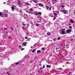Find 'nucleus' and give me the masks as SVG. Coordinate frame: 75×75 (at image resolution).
Wrapping results in <instances>:
<instances>
[{
  "label": "nucleus",
  "mask_w": 75,
  "mask_h": 75,
  "mask_svg": "<svg viewBox=\"0 0 75 75\" xmlns=\"http://www.w3.org/2000/svg\"><path fill=\"white\" fill-rule=\"evenodd\" d=\"M0 16H1V17H3V16H4L5 17H7L8 15H6V14L5 13H2L1 12H0Z\"/></svg>",
  "instance_id": "f257e3e1"
},
{
  "label": "nucleus",
  "mask_w": 75,
  "mask_h": 75,
  "mask_svg": "<svg viewBox=\"0 0 75 75\" xmlns=\"http://www.w3.org/2000/svg\"><path fill=\"white\" fill-rule=\"evenodd\" d=\"M62 13H64V14H68V12H67V11H65V10H63L62 11Z\"/></svg>",
  "instance_id": "f03ea898"
},
{
  "label": "nucleus",
  "mask_w": 75,
  "mask_h": 75,
  "mask_svg": "<svg viewBox=\"0 0 75 75\" xmlns=\"http://www.w3.org/2000/svg\"><path fill=\"white\" fill-rule=\"evenodd\" d=\"M66 31L67 33H69V32H71V30L70 29H68L67 30H66Z\"/></svg>",
  "instance_id": "7ed1b4c3"
},
{
  "label": "nucleus",
  "mask_w": 75,
  "mask_h": 75,
  "mask_svg": "<svg viewBox=\"0 0 75 75\" xmlns=\"http://www.w3.org/2000/svg\"><path fill=\"white\" fill-rule=\"evenodd\" d=\"M27 44V42H24L23 43V46H26V45Z\"/></svg>",
  "instance_id": "20e7f679"
},
{
  "label": "nucleus",
  "mask_w": 75,
  "mask_h": 75,
  "mask_svg": "<svg viewBox=\"0 0 75 75\" xmlns=\"http://www.w3.org/2000/svg\"><path fill=\"white\" fill-rule=\"evenodd\" d=\"M65 33V31H62V34H64Z\"/></svg>",
  "instance_id": "39448f33"
},
{
  "label": "nucleus",
  "mask_w": 75,
  "mask_h": 75,
  "mask_svg": "<svg viewBox=\"0 0 75 75\" xmlns=\"http://www.w3.org/2000/svg\"><path fill=\"white\" fill-rule=\"evenodd\" d=\"M37 50V49H35L33 50L32 51V52H35V51H36Z\"/></svg>",
  "instance_id": "423d86ee"
},
{
  "label": "nucleus",
  "mask_w": 75,
  "mask_h": 75,
  "mask_svg": "<svg viewBox=\"0 0 75 75\" xmlns=\"http://www.w3.org/2000/svg\"><path fill=\"white\" fill-rule=\"evenodd\" d=\"M37 14H38V15H41V12H38Z\"/></svg>",
  "instance_id": "0eeeda50"
},
{
  "label": "nucleus",
  "mask_w": 75,
  "mask_h": 75,
  "mask_svg": "<svg viewBox=\"0 0 75 75\" xmlns=\"http://www.w3.org/2000/svg\"><path fill=\"white\" fill-rule=\"evenodd\" d=\"M47 35H51V33L50 32H48L47 33Z\"/></svg>",
  "instance_id": "6e6552de"
},
{
  "label": "nucleus",
  "mask_w": 75,
  "mask_h": 75,
  "mask_svg": "<svg viewBox=\"0 0 75 75\" xmlns=\"http://www.w3.org/2000/svg\"><path fill=\"white\" fill-rule=\"evenodd\" d=\"M39 6H41V7H43V5H41V3L39 4Z\"/></svg>",
  "instance_id": "1a4fd4ad"
},
{
  "label": "nucleus",
  "mask_w": 75,
  "mask_h": 75,
  "mask_svg": "<svg viewBox=\"0 0 75 75\" xmlns=\"http://www.w3.org/2000/svg\"><path fill=\"white\" fill-rule=\"evenodd\" d=\"M70 22H71V23H73V24H74V21L72 20H70Z\"/></svg>",
  "instance_id": "9d476101"
},
{
  "label": "nucleus",
  "mask_w": 75,
  "mask_h": 75,
  "mask_svg": "<svg viewBox=\"0 0 75 75\" xmlns=\"http://www.w3.org/2000/svg\"><path fill=\"white\" fill-rule=\"evenodd\" d=\"M66 48L67 49H68V48H69V45H66Z\"/></svg>",
  "instance_id": "9b49d317"
},
{
  "label": "nucleus",
  "mask_w": 75,
  "mask_h": 75,
  "mask_svg": "<svg viewBox=\"0 0 75 75\" xmlns=\"http://www.w3.org/2000/svg\"><path fill=\"white\" fill-rule=\"evenodd\" d=\"M40 52H41V50H38L37 51V53H40Z\"/></svg>",
  "instance_id": "f8f14e48"
},
{
  "label": "nucleus",
  "mask_w": 75,
  "mask_h": 75,
  "mask_svg": "<svg viewBox=\"0 0 75 75\" xmlns=\"http://www.w3.org/2000/svg\"><path fill=\"white\" fill-rule=\"evenodd\" d=\"M46 7L47 9H48L49 8V6H46Z\"/></svg>",
  "instance_id": "ddd939ff"
},
{
  "label": "nucleus",
  "mask_w": 75,
  "mask_h": 75,
  "mask_svg": "<svg viewBox=\"0 0 75 75\" xmlns=\"http://www.w3.org/2000/svg\"><path fill=\"white\" fill-rule=\"evenodd\" d=\"M53 40L54 41H57V39H56V38H53Z\"/></svg>",
  "instance_id": "4468645a"
},
{
  "label": "nucleus",
  "mask_w": 75,
  "mask_h": 75,
  "mask_svg": "<svg viewBox=\"0 0 75 75\" xmlns=\"http://www.w3.org/2000/svg\"><path fill=\"white\" fill-rule=\"evenodd\" d=\"M47 68H50V67H51V65H47Z\"/></svg>",
  "instance_id": "2eb2a0df"
},
{
  "label": "nucleus",
  "mask_w": 75,
  "mask_h": 75,
  "mask_svg": "<svg viewBox=\"0 0 75 75\" xmlns=\"http://www.w3.org/2000/svg\"><path fill=\"white\" fill-rule=\"evenodd\" d=\"M31 38H28L27 40L26 41H30Z\"/></svg>",
  "instance_id": "dca6fc26"
},
{
  "label": "nucleus",
  "mask_w": 75,
  "mask_h": 75,
  "mask_svg": "<svg viewBox=\"0 0 75 75\" xmlns=\"http://www.w3.org/2000/svg\"><path fill=\"white\" fill-rule=\"evenodd\" d=\"M53 14L54 16H57V14L56 13H54Z\"/></svg>",
  "instance_id": "f3484780"
},
{
  "label": "nucleus",
  "mask_w": 75,
  "mask_h": 75,
  "mask_svg": "<svg viewBox=\"0 0 75 75\" xmlns=\"http://www.w3.org/2000/svg\"><path fill=\"white\" fill-rule=\"evenodd\" d=\"M10 72L9 71H8L7 73V74H8V75H11V74H10Z\"/></svg>",
  "instance_id": "a211bd4d"
},
{
  "label": "nucleus",
  "mask_w": 75,
  "mask_h": 75,
  "mask_svg": "<svg viewBox=\"0 0 75 75\" xmlns=\"http://www.w3.org/2000/svg\"><path fill=\"white\" fill-rule=\"evenodd\" d=\"M18 3L19 5H20V4L21 3H20V1H18Z\"/></svg>",
  "instance_id": "6ab92c4d"
},
{
  "label": "nucleus",
  "mask_w": 75,
  "mask_h": 75,
  "mask_svg": "<svg viewBox=\"0 0 75 75\" xmlns=\"http://www.w3.org/2000/svg\"><path fill=\"white\" fill-rule=\"evenodd\" d=\"M35 13L36 14V16H38V12L37 11H35Z\"/></svg>",
  "instance_id": "aec40b11"
},
{
  "label": "nucleus",
  "mask_w": 75,
  "mask_h": 75,
  "mask_svg": "<svg viewBox=\"0 0 75 75\" xmlns=\"http://www.w3.org/2000/svg\"><path fill=\"white\" fill-rule=\"evenodd\" d=\"M33 1V2H34L35 3H37V2L35 0H34V1Z\"/></svg>",
  "instance_id": "412c9836"
},
{
  "label": "nucleus",
  "mask_w": 75,
  "mask_h": 75,
  "mask_svg": "<svg viewBox=\"0 0 75 75\" xmlns=\"http://www.w3.org/2000/svg\"><path fill=\"white\" fill-rule=\"evenodd\" d=\"M55 19H56V18H55V17H54V18L53 19V21H54V20H55Z\"/></svg>",
  "instance_id": "4be33fe9"
},
{
  "label": "nucleus",
  "mask_w": 75,
  "mask_h": 75,
  "mask_svg": "<svg viewBox=\"0 0 75 75\" xmlns=\"http://www.w3.org/2000/svg\"><path fill=\"white\" fill-rule=\"evenodd\" d=\"M25 4L26 5H29L30 4H29L28 3H26Z\"/></svg>",
  "instance_id": "5701e85b"
},
{
  "label": "nucleus",
  "mask_w": 75,
  "mask_h": 75,
  "mask_svg": "<svg viewBox=\"0 0 75 75\" xmlns=\"http://www.w3.org/2000/svg\"><path fill=\"white\" fill-rule=\"evenodd\" d=\"M39 24H36V25L37 27H38V26H39Z\"/></svg>",
  "instance_id": "b1692460"
},
{
  "label": "nucleus",
  "mask_w": 75,
  "mask_h": 75,
  "mask_svg": "<svg viewBox=\"0 0 75 75\" xmlns=\"http://www.w3.org/2000/svg\"><path fill=\"white\" fill-rule=\"evenodd\" d=\"M22 29H23V30H25V28L23 26V27H22Z\"/></svg>",
  "instance_id": "393cba45"
},
{
  "label": "nucleus",
  "mask_w": 75,
  "mask_h": 75,
  "mask_svg": "<svg viewBox=\"0 0 75 75\" xmlns=\"http://www.w3.org/2000/svg\"><path fill=\"white\" fill-rule=\"evenodd\" d=\"M14 6H13V7L11 8V9H12V10H14Z\"/></svg>",
  "instance_id": "a878e982"
},
{
  "label": "nucleus",
  "mask_w": 75,
  "mask_h": 75,
  "mask_svg": "<svg viewBox=\"0 0 75 75\" xmlns=\"http://www.w3.org/2000/svg\"><path fill=\"white\" fill-rule=\"evenodd\" d=\"M33 27V25H32L31 26V28H32V29L33 28V27Z\"/></svg>",
  "instance_id": "bb28decb"
},
{
  "label": "nucleus",
  "mask_w": 75,
  "mask_h": 75,
  "mask_svg": "<svg viewBox=\"0 0 75 75\" xmlns=\"http://www.w3.org/2000/svg\"><path fill=\"white\" fill-rule=\"evenodd\" d=\"M59 70H62V68H59Z\"/></svg>",
  "instance_id": "cd10ccee"
},
{
  "label": "nucleus",
  "mask_w": 75,
  "mask_h": 75,
  "mask_svg": "<svg viewBox=\"0 0 75 75\" xmlns=\"http://www.w3.org/2000/svg\"><path fill=\"white\" fill-rule=\"evenodd\" d=\"M64 7V5H62L61 6V7H62V8H63Z\"/></svg>",
  "instance_id": "c85d7f7f"
},
{
  "label": "nucleus",
  "mask_w": 75,
  "mask_h": 75,
  "mask_svg": "<svg viewBox=\"0 0 75 75\" xmlns=\"http://www.w3.org/2000/svg\"><path fill=\"white\" fill-rule=\"evenodd\" d=\"M42 50H45V48H44V47L42 48Z\"/></svg>",
  "instance_id": "c756f323"
},
{
  "label": "nucleus",
  "mask_w": 75,
  "mask_h": 75,
  "mask_svg": "<svg viewBox=\"0 0 75 75\" xmlns=\"http://www.w3.org/2000/svg\"><path fill=\"white\" fill-rule=\"evenodd\" d=\"M71 74V72H69L68 73V75H70V74Z\"/></svg>",
  "instance_id": "7c9ffc66"
},
{
  "label": "nucleus",
  "mask_w": 75,
  "mask_h": 75,
  "mask_svg": "<svg viewBox=\"0 0 75 75\" xmlns=\"http://www.w3.org/2000/svg\"><path fill=\"white\" fill-rule=\"evenodd\" d=\"M69 28H70V29H71L72 28V26H70L69 27Z\"/></svg>",
  "instance_id": "2f4dec72"
},
{
  "label": "nucleus",
  "mask_w": 75,
  "mask_h": 75,
  "mask_svg": "<svg viewBox=\"0 0 75 75\" xmlns=\"http://www.w3.org/2000/svg\"><path fill=\"white\" fill-rule=\"evenodd\" d=\"M24 50V48H22L21 50V51H23V50Z\"/></svg>",
  "instance_id": "473e14b6"
},
{
  "label": "nucleus",
  "mask_w": 75,
  "mask_h": 75,
  "mask_svg": "<svg viewBox=\"0 0 75 75\" xmlns=\"http://www.w3.org/2000/svg\"><path fill=\"white\" fill-rule=\"evenodd\" d=\"M29 14H31L32 13L31 12H29Z\"/></svg>",
  "instance_id": "72a5a7b5"
},
{
  "label": "nucleus",
  "mask_w": 75,
  "mask_h": 75,
  "mask_svg": "<svg viewBox=\"0 0 75 75\" xmlns=\"http://www.w3.org/2000/svg\"><path fill=\"white\" fill-rule=\"evenodd\" d=\"M58 40H59V39H60V37H58L57 38Z\"/></svg>",
  "instance_id": "f704fd0d"
},
{
  "label": "nucleus",
  "mask_w": 75,
  "mask_h": 75,
  "mask_svg": "<svg viewBox=\"0 0 75 75\" xmlns=\"http://www.w3.org/2000/svg\"><path fill=\"white\" fill-rule=\"evenodd\" d=\"M18 64V63L17 62V63L16 64V65H17V64Z\"/></svg>",
  "instance_id": "c9c22d12"
},
{
  "label": "nucleus",
  "mask_w": 75,
  "mask_h": 75,
  "mask_svg": "<svg viewBox=\"0 0 75 75\" xmlns=\"http://www.w3.org/2000/svg\"><path fill=\"white\" fill-rule=\"evenodd\" d=\"M45 68V65H43V68Z\"/></svg>",
  "instance_id": "e433bc0d"
},
{
  "label": "nucleus",
  "mask_w": 75,
  "mask_h": 75,
  "mask_svg": "<svg viewBox=\"0 0 75 75\" xmlns=\"http://www.w3.org/2000/svg\"><path fill=\"white\" fill-rule=\"evenodd\" d=\"M52 55V54H51L50 55V56H51V55Z\"/></svg>",
  "instance_id": "4c0bfd02"
},
{
  "label": "nucleus",
  "mask_w": 75,
  "mask_h": 75,
  "mask_svg": "<svg viewBox=\"0 0 75 75\" xmlns=\"http://www.w3.org/2000/svg\"><path fill=\"white\" fill-rule=\"evenodd\" d=\"M51 15H52L51 14V13L49 14V16H51Z\"/></svg>",
  "instance_id": "58836bf2"
},
{
  "label": "nucleus",
  "mask_w": 75,
  "mask_h": 75,
  "mask_svg": "<svg viewBox=\"0 0 75 75\" xmlns=\"http://www.w3.org/2000/svg\"><path fill=\"white\" fill-rule=\"evenodd\" d=\"M25 39H26V38H27V37H25Z\"/></svg>",
  "instance_id": "ea45409f"
},
{
  "label": "nucleus",
  "mask_w": 75,
  "mask_h": 75,
  "mask_svg": "<svg viewBox=\"0 0 75 75\" xmlns=\"http://www.w3.org/2000/svg\"><path fill=\"white\" fill-rule=\"evenodd\" d=\"M40 69H42V68H41V67H40Z\"/></svg>",
  "instance_id": "a19ab883"
},
{
  "label": "nucleus",
  "mask_w": 75,
  "mask_h": 75,
  "mask_svg": "<svg viewBox=\"0 0 75 75\" xmlns=\"http://www.w3.org/2000/svg\"><path fill=\"white\" fill-rule=\"evenodd\" d=\"M58 47H57V48H56V50H58Z\"/></svg>",
  "instance_id": "79ce46f5"
},
{
  "label": "nucleus",
  "mask_w": 75,
  "mask_h": 75,
  "mask_svg": "<svg viewBox=\"0 0 75 75\" xmlns=\"http://www.w3.org/2000/svg\"><path fill=\"white\" fill-rule=\"evenodd\" d=\"M58 11H56V13H57V12H58Z\"/></svg>",
  "instance_id": "37998d69"
},
{
  "label": "nucleus",
  "mask_w": 75,
  "mask_h": 75,
  "mask_svg": "<svg viewBox=\"0 0 75 75\" xmlns=\"http://www.w3.org/2000/svg\"><path fill=\"white\" fill-rule=\"evenodd\" d=\"M41 18L40 19V21H41Z\"/></svg>",
  "instance_id": "c03bdc74"
},
{
  "label": "nucleus",
  "mask_w": 75,
  "mask_h": 75,
  "mask_svg": "<svg viewBox=\"0 0 75 75\" xmlns=\"http://www.w3.org/2000/svg\"><path fill=\"white\" fill-rule=\"evenodd\" d=\"M22 24L23 25H24V23H22Z\"/></svg>",
  "instance_id": "a18cd8bd"
},
{
  "label": "nucleus",
  "mask_w": 75,
  "mask_h": 75,
  "mask_svg": "<svg viewBox=\"0 0 75 75\" xmlns=\"http://www.w3.org/2000/svg\"><path fill=\"white\" fill-rule=\"evenodd\" d=\"M11 28V29H12V30H13V29L12 28Z\"/></svg>",
  "instance_id": "49530a36"
},
{
  "label": "nucleus",
  "mask_w": 75,
  "mask_h": 75,
  "mask_svg": "<svg viewBox=\"0 0 75 75\" xmlns=\"http://www.w3.org/2000/svg\"><path fill=\"white\" fill-rule=\"evenodd\" d=\"M4 29H5V30H7V28H4Z\"/></svg>",
  "instance_id": "de8ad7c7"
},
{
  "label": "nucleus",
  "mask_w": 75,
  "mask_h": 75,
  "mask_svg": "<svg viewBox=\"0 0 75 75\" xmlns=\"http://www.w3.org/2000/svg\"><path fill=\"white\" fill-rule=\"evenodd\" d=\"M48 3L49 4H50V2L49 1V2Z\"/></svg>",
  "instance_id": "09e8293b"
},
{
  "label": "nucleus",
  "mask_w": 75,
  "mask_h": 75,
  "mask_svg": "<svg viewBox=\"0 0 75 75\" xmlns=\"http://www.w3.org/2000/svg\"><path fill=\"white\" fill-rule=\"evenodd\" d=\"M50 9H51V7H50Z\"/></svg>",
  "instance_id": "8fccbe9b"
},
{
  "label": "nucleus",
  "mask_w": 75,
  "mask_h": 75,
  "mask_svg": "<svg viewBox=\"0 0 75 75\" xmlns=\"http://www.w3.org/2000/svg\"><path fill=\"white\" fill-rule=\"evenodd\" d=\"M26 12H28V11H26Z\"/></svg>",
  "instance_id": "3c124183"
},
{
  "label": "nucleus",
  "mask_w": 75,
  "mask_h": 75,
  "mask_svg": "<svg viewBox=\"0 0 75 75\" xmlns=\"http://www.w3.org/2000/svg\"><path fill=\"white\" fill-rule=\"evenodd\" d=\"M20 11H21V12L22 11V10H20Z\"/></svg>",
  "instance_id": "603ef678"
},
{
  "label": "nucleus",
  "mask_w": 75,
  "mask_h": 75,
  "mask_svg": "<svg viewBox=\"0 0 75 75\" xmlns=\"http://www.w3.org/2000/svg\"><path fill=\"white\" fill-rule=\"evenodd\" d=\"M27 34H29V33H27Z\"/></svg>",
  "instance_id": "864d4df0"
},
{
  "label": "nucleus",
  "mask_w": 75,
  "mask_h": 75,
  "mask_svg": "<svg viewBox=\"0 0 75 75\" xmlns=\"http://www.w3.org/2000/svg\"><path fill=\"white\" fill-rule=\"evenodd\" d=\"M4 4H5V2H4Z\"/></svg>",
  "instance_id": "5fc2aeb1"
},
{
  "label": "nucleus",
  "mask_w": 75,
  "mask_h": 75,
  "mask_svg": "<svg viewBox=\"0 0 75 75\" xmlns=\"http://www.w3.org/2000/svg\"><path fill=\"white\" fill-rule=\"evenodd\" d=\"M72 40H73V39H71V41H72Z\"/></svg>",
  "instance_id": "6e6d98bb"
},
{
  "label": "nucleus",
  "mask_w": 75,
  "mask_h": 75,
  "mask_svg": "<svg viewBox=\"0 0 75 75\" xmlns=\"http://www.w3.org/2000/svg\"><path fill=\"white\" fill-rule=\"evenodd\" d=\"M54 12H55V11H54L53 12V13H54Z\"/></svg>",
  "instance_id": "4d7b16f0"
},
{
  "label": "nucleus",
  "mask_w": 75,
  "mask_h": 75,
  "mask_svg": "<svg viewBox=\"0 0 75 75\" xmlns=\"http://www.w3.org/2000/svg\"><path fill=\"white\" fill-rule=\"evenodd\" d=\"M21 47V45H19V47Z\"/></svg>",
  "instance_id": "13d9d810"
},
{
  "label": "nucleus",
  "mask_w": 75,
  "mask_h": 75,
  "mask_svg": "<svg viewBox=\"0 0 75 75\" xmlns=\"http://www.w3.org/2000/svg\"><path fill=\"white\" fill-rule=\"evenodd\" d=\"M30 10H33V9H32V8H31Z\"/></svg>",
  "instance_id": "bf43d9fd"
},
{
  "label": "nucleus",
  "mask_w": 75,
  "mask_h": 75,
  "mask_svg": "<svg viewBox=\"0 0 75 75\" xmlns=\"http://www.w3.org/2000/svg\"><path fill=\"white\" fill-rule=\"evenodd\" d=\"M41 65V64H40V65Z\"/></svg>",
  "instance_id": "052dcab7"
},
{
  "label": "nucleus",
  "mask_w": 75,
  "mask_h": 75,
  "mask_svg": "<svg viewBox=\"0 0 75 75\" xmlns=\"http://www.w3.org/2000/svg\"><path fill=\"white\" fill-rule=\"evenodd\" d=\"M37 23H39V22H38V21Z\"/></svg>",
  "instance_id": "680f3d73"
},
{
  "label": "nucleus",
  "mask_w": 75,
  "mask_h": 75,
  "mask_svg": "<svg viewBox=\"0 0 75 75\" xmlns=\"http://www.w3.org/2000/svg\"><path fill=\"white\" fill-rule=\"evenodd\" d=\"M33 48V47H31V48Z\"/></svg>",
  "instance_id": "e2e57ef3"
},
{
  "label": "nucleus",
  "mask_w": 75,
  "mask_h": 75,
  "mask_svg": "<svg viewBox=\"0 0 75 75\" xmlns=\"http://www.w3.org/2000/svg\"><path fill=\"white\" fill-rule=\"evenodd\" d=\"M6 11V10H5L4 11Z\"/></svg>",
  "instance_id": "0e129e2a"
},
{
  "label": "nucleus",
  "mask_w": 75,
  "mask_h": 75,
  "mask_svg": "<svg viewBox=\"0 0 75 75\" xmlns=\"http://www.w3.org/2000/svg\"><path fill=\"white\" fill-rule=\"evenodd\" d=\"M14 10H12V11H14Z\"/></svg>",
  "instance_id": "69168bd1"
},
{
  "label": "nucleus",
  "mask_w": 75,
  "mask_h": 75,
  "mask_svg": "<svg viewBox=\"0 0 75 75\" xmlns=\"http://www.w3.org/2000/svg\"><path fill=\"white\" fill-rule=\"evenodd\" d=\"M0 45H1V44Z\"/></svg>",
  "instance_id": "338daca9"
},
{
  "label": "nucleus",
  "mask_w": 75,
  "mask_h": 75,
  "mask_svg": "<svg viewBox=\"0 0 75 75\" xmlns=\"http://www.w3.org/2000/svg\"><path fill=\"white\" fill-rule=\"evenodd\" d=\"M55 1H57V0H55Z\"/></svg>",
  "instance_id": "774afa93"
}]
</instances>
